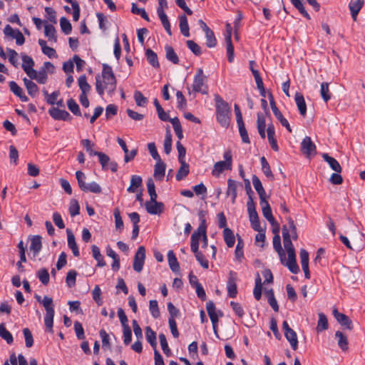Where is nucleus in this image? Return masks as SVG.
<instances>
[{"instance_id": "nucleus-1", "label": "nucleus", "mask_w": 365, "mask_h": 365, "mask_svg": "<svg viewBox=\"0 0 365 365\" xmlns=\"http://www.w3.org/2000/svg\"><path fill=\"white\" fill-rule=\"evenodd\" d=\"M116 88V79L113 72L112 68L107 65H103L101 76H96V89L100 96H103L104 91L112 96Z\"/></svg>"}, {"instance_id": "nucleus-2", "label": "nucleus", "mask_w": 365, "mask_h": 365, "mask_svg": "<svg viewBox=\"0 0 365 365\" xmlns=\"http://www.w3.org/2000/svg\"><path fill=\"white\" fill-rule=\"evenodd\" d=\"M215 101L217 120L222 127L227 128L230 124V107L229 104L217 94L215 95Z\"/></svg>"}, {"instance_id": "nucleus-3", "label": "nucleus", "mask_w": 365, "mask_h": 365, "mask_svg": "<svg viewBox=\"0 0 365 365\" xmlns=\"http://www.w3.org/2000/svg\"><path fill=\"white\" fill-rule=\"evenodd\" d=\"M35 297L45 308L46 315L44 317V324L46 329L47 331L53 333V317L55 314L53 299L48 296H45L43 299H41V297L38 295H36Z\"/></svg>"}, {"instance_id": "nucleus-4", "label": "nucleus", "mask_w": 365, "mask_h": 365, "mask_svg": "<svg viewBox=\"0 0 365 365\" xmlns=\"http://www.w3.org/2000/svg\"><path fill=\"white\" fill-rule=\"evenodd\" d=\"M287 220L288 225H283L282 227V237L284 246L287 252L290 250H294V247L292 242L291 238H292L294 240H297L298 235L294 220L290 217H288Z\"/></svg>"}, {"instance_id": "nucleus-5", "label": "nucleus", "mask_w": 365, "mask_h": 365, "mask_svg": "<svg viewBox=\"0 0 365 365\" xmlns=\"http://www.w3.org/2000/svg\"><path fill=\"white\" fill-rule=\"evenodd\" d=\"M187 89L189 95H191L192 92L200 93L203 95H207L208 93L207 76L204 74L202 68H198L194 76L192 89L189 87Z\"/></svg>"}, {"instance_id": "nucleus-6", "label": "nucleus", "mask_w": 365, "mask_h": 365, "mask_svg": "<svg viewBox=\"0 0 365 365\" xmlns=\"http://www.w3.org/2000/svg\"><path fill=\"white\" fill-rule=\"evenodd\" d=\"M55 72V66L51 62H45L38 71L35 70L34 74L30 75V78L36 80L40 84H45L48 80V74Z\"/></svg>"}, {"instance_id": "nucleus-7", "label": "nucleus", "mask_w": 365, "mask_h": 365, "mask_svg": "<svg viewBox=\"0 0 365 365\" xmlns=\"http://www.w3.org/2000/svg\"><path fill=\"white\" fill-rule=\"evenodd\" d=\"M223 157L224 161H218L215 163L213 169L212 170V175L215 177H219L220 175L225 170H232V155L230 150L224 153Z\"/></svg>"}, {"instance_id": "nucleus-8", "label": "nucleus", "mask_w": 365, "mask_h": 365, "mask_svg": "<svg viewBox=\"0 0 365 365\" xmlns=\"http://www.w3.org/2000/svg\"><path fill=\"white\" fill-rule=\"evenodd\" d=\"M247 206L250 220L251 222V226L254 230L259 232L261 226L259 221L258 215L255 209V202L253 201L252 196H250V199H248V201L247 202Z\"/></svg>"}, {"instance_id": "nucleus-9", "label": "nucleus", "mask_w": 365, "mask_h": 365, "mask_svg": "<svg viewBox=\"0 0 365 365\" xmlns=\"http://www.w3.org/2000/svg\"><path fill=\"white\" fill-rule=\"evenodd\" d=\"M237 274L234 271H230L227 282V294L230 298H235L237 294Z\"/></svg>"}, {"instance_id": "nucleus-10", "label": "nucleus", "mask_w": 365, "mask_h": 365, "mask_svg": "<svg viewBox=\"0 0 365 365\" xmlns=\"http://www.w3.org/2000/svg\"><path fill=\"white\" fill-rule=\"evenodd\" d=\"M145 259V249L143 246L138 247L135 252L133 260V269L137 272H140L143 268Z\"/></svg>"}, {"instance_id": "nucleus-11", "label": "nucleus", "mask_w": 365, "mask_h": 365, "mask_svg": "<svg viewBox=\"0 0 365 365\" xmlns=\"http://www.w3.org/2000/svg\"><path fill=\"white\" fill-rule=\"evenodd\" d=\"M301 149L302 153L307 156L314 155L316 154V146L310 137L306 136L303 139L301 143Z\"/></svg>"}, {"instance_id": "nucleus-12", "label": "nucleus", "mask_w": 365, "mask_h": 365, "mask_svg": "<svg viewBox=\"0 0 365 365\" xmlns=\"http://www.w3.org/2000/svg\"><path fill=\"white\" fill-rule=\"evenodd\" d=\"M333 314L336 321L344 327L349 330L353 329V324L351 320L344 314L340 313L336 309L333 310Z\"/></svg>"}, {"instance_id": "nucleus-13", "label": "nucleus", "mask_w": 365, "mask_h": 365, "mask_svg": "<svg viewBox=\"0 0 365 365\" xmlns=\"http://www.w3.org/2000/svg\"><path fill=\"white\" fill-rule=\"evenodd\" d=\"M48 113L54 120H69L71 118L70 114L66 110L55 107L50 108Z\"/></svg>"}, {"instance_id": "nucleus-14", "label": "nucleus", "mask_w": 365, "mask_h": 365, "mask_svg": "<svg viewBox=\"0 0 365 365\" xmlns=\"http://www.w3.org/2000/svg\"><path fill=\"white\" fill-rule=\"evenodd\" d=\"M145 209L149 214L151 215H158L160 214L163 211V204L162 202H157L156 200L155 201H147L145 204Z\"/></svg>"}, {"instance_id": "nucleus-15", "label": "nucleus", "mask_w": 365, "mask_h": 365, "mask_svg": "<svg viewBox=\"0 0 365 365\" xmlns=\"http://www.w3.org/2000/svg\"><path fill=\"white\" fill-rule=\"evenodd\" d=\"M21 58L23 61L21 67L27 76L30 77V75L34 74L35 72V69H34V61L32 58L26 54L22 55Z\"/></svg>"}, {"instance_id": "nucleus-16", "label": "nucleus", "mask_w": 365, "mask_h": 365, "mask_svg": "<svg viewBox=\"0 0 365 365\" xmlns=\"http://www.w3.org/2000/svg\"><path fill=\"white\" fill-rule=\"evenodd\" d=\"M267 197H264L262 201L260 200V205L262 206V211L263 216L272 225L275 223V219L272 215V210Z\"/></svg>"}, {"instance_id": "nucleus-17", "label": "nucleus", "mask_w": 365, "mask_h": 365, "mask_svg": "<svg viewBox=\"0 0 365 365\" xmlns=\"http://www.w3.org/2000/svg\"><path fill=\"white\" fill-rule=\"evenodd\" d=\"M117 141H118L119 145L122 148V149L125 153V157H124L125 163H128L130 160H133L138 153L137 150L133 149L130 152H129L125 141L122 138H118Z\"/></svg>"}, {"instance_id": "nucleus-18", "label": "nucleus", "mask_w": 365, "mask_h": 365, "mask_svg": "<svg viewBox=\"0 0 365 365\" xmlns=\"http://www.w3.org/2000/svg\"><path fill=\"white\" fill-rule=\"evenodd\" d=\"M364 0H351L349 4V7L351 11V17L354 21L356 20L357 15L360 11L361 9L364 6Z\"/></svg>"}, {"instance_id": "nucleus-19", "label": "nucleus", "mask_w": 365, "mask_h": 365, "mask_svg": "<svg viewBox=\"0 0 365 365\" xmlns=\"http://www.w3.org/2000/svg\"><path fill=\"white\" fill-rule=\"evenodd\" d=\"M29 248L33 252L34 257L37 256L42 248L41 237L39 235L32 236Z\"/></svg>"}, {"instance_id": "nucleus-20", "label": "nucleus", "mask_w": 365, "mask_h": 365, "mask_svg": "<svg viewBox=\"0 0 365 365\" xmlns=\"http://www.w3.org/2000/svg\"><path fill=\"white\" fill-rule=\"evenodd\" d=\"M267 138H268V140H269L271 148L274 151H278L279 147H278V145L277 143V140L275 138V130H274V125L272 123L268 125L267 129Z\"/></svg>"}, {"instance_id": "nucleus-21", "label": "nucleus", "mask_w": 365, "mask_h": 365, "mask_svg": "<svg viewBox=\"0 0 365 365\" xmlns=\"http://www.w3.org/2000/svg\"><path fill=\"white\" fill-rule=\"evenodd\" d=\"M252 180L253 186H254L255 190L257 191V194L259 195V200L262 201V200L264 197H267V194H266V192L262 186V184L259 178L255 175H252Z\"/></svg>"}, {"instance_id": "nucleus-22", "label": "nucleus", "mask_w": 365, "mask_h": 365, "mask_svg": "<svg viewBox=\"0 0 365 365\" xmlns=\"http://www.w3.org/2000/svg\"><path fill=\"white\" fill-rule=\"evenodd\" d=\"M66 232L68 238V246L72 250L73 255L75 257H78L80 255V252L76 242L75 237L70 230L68 229Z\"/></svg>"}, {"instance_id": "nucleus-23", "label": "nucleus", "mask_w": 365, "mask_h": 365, "mask_svg": "<svg viewBox=\"0 0 365 365\" xmlns=\"http://www.w3.org/2000/svg\"><path fill=\"white\" fill-rule=\"evenodd\" d=\"M335 338L337 339V344L339 348L343 351H347L349 349L347 336L341 331H336L335 333Z\"/></svg>"}, {"instance_id": "nucleus-24", "label": "nucleus", "mask_w": 365, "mask_h": 365, "mask_svg": "<svg viewBox=\"0 0 365 365\" xmlns=\"http://www.w3.org/2000/svg\"><path fill=\"white\" fill-rule=\"evenodd\" d=\"M237 182L232 179L227 180V189L226 194L232 197V202L234 204L237 198Z\"/></svg>"}, {"instance_id": "nucleus-25", "label": "nucleus", "mask_w": 365, "mask_h": 365, "mask_svg": "<svg viewBox=\"0 0 365 365\" xmlns=\"http://www.w3.org/2000/svg\"><path fill=\"white\" fill-rule=\"evenodd\" d=\"M31 80L32 79H28L26 78H24L23 79L24 86L27 90L28 93L31 97H35L38 93V87Z\"/></svg>"}, {"instance_id": "nucleus-26", "label": "nucleus", "mask_w": 365, "mask_h": 365, "mask_svg": "<svg viewBox=\"0 0 365 365\" xmlns=\"http://www.w3.org/2000/svg\"><path fill=\"white\" fill-rule=\"evenodd\" d=\"M323 159L329 164V167L336 173L341 172V167L339 162L334 158L329 156L327 153L322 155Z\"/></svg>"}, {"instance_id": "nucleus-27", "label": "nucleus", "mask_w": 365, "mask_h": 365, "mask_svg": "<svg viewBox=\"0 0 365 365\" xmlns=\"http://www.w3.org/2000/svg\"><path fill=\"white\" fill-rule=\"evenodd\" d=\"M294 100L300 114L304 116L307 113V105L304 96L301 93H297L294 96Z\"/></svg>"}, {"instance_id": "nucleus-28", "label": "nucleus", "mask_w": 365, "mask_h": 365, "mask_svg": "<svg viewBox=\"0 0 365 365\" xmlns=\"http://www.w3.org/2000/svg\"><path fill=\"white\" fill-rule=\"evenodd\" d=\"M168 261L173 272H178L180 271L179 263L173 250H170L168 253Z\"/></svg>"}, {"instance_id": "nucleus-29", "label": "nucleus", "mask_w": 365, "mask_h": 365, "mask_svg": "<svg viewBox=\"0 0 365 365\" xmlns=\"http://www.w3.org/2000/svg\"><path fill=\"white\" fill-rule=\"evenodd\" d=\"M180 167L178 169L175 178L178 181L184 179L189 173V165L185 161H179Z\"/></svg>"}, {"instance_id": "nucleus-30", "label": "nucleus", "mask_w": 365, "mask_h": 365, "mask_svg": "<svg viewBox=\"0 0 365 365\" xmlns=\"http://www.w3.org/2000/svg\"><path fill=\"white\" fill-rule=\"evenodd\" d=\"M78 84L80 90L81 91V95H88L91 91V87L87 82L86 75L81 76L78 79Z\"/></svg>"}, {"instance_id": "nucleus-31", "label": "nucleus", "mask_w": 365, "mask_h": 365, "mask_svg": "<svg viewBox=\"0 0 365 365\" xmlns=\"http://www.w3.org/2000/svg\"><path fill=\"white\" fill-rule=\"evenodd\" d=\"M165 164L160 160L157 161L154 168V177L160 180H162L165 175Z\"/></svg>"}, {"instance_id": "nucleus-32", "label": "nucleus", "mask_w": 365, "mask_h": 365, "mask_svg": "<svg viewBox=\"0 0 365 365\" xmlns=\"http://www.w3.org/2000/svg\"><path fill=\"white\" fill-rule=\"evenodd\" d=\"M223 238L228 247H232L235 242V238L233 232L228 227H225L223 230Z\"/></svg>"}, {"instance_id": "nucleus-33", "label": "nucleus", "mask_w": 365, "mask_h": 365, "mask_svg": "<svg viewBox=\"0 0 365 365\" xmlns=\"http://www.w3.org/2000/svg\"><path fill=\"white\" fill-rule=\"evenodd\" d=\"M284 336L289 342L292 349L296 350L298 347V339L296 332L293 329L288 330L285 331Z\"/></svg>"}, {"instance_id": "nucleus-34", "label": "nucleus", "mask_w": 365, "mask_h": 365, "mask_svg": "<svg viewBox=\"0 0 365 365\" xmlns=\"http://www.w3.org/2000/svg\"><path fill=\"white\" fill-rule=\"evenodd\" d=\"M92 255L93 258L97 261V266L102 267L106 265V262L103 259V257L102 256L100 249L96 245H92L91 247Z\"/></svg>"}, {"instance_id": "nucleus-35", "label": "nucleus", "mask_w": 365, "mask_h": 365, "mask_svg": "<svg viewBox=\"0 0 365 365\" xmlns=\"http://www.w3.org/2000/svg\"><path fill=\"white\" fill-rule=\"evenodd\" d=\"M273 247L279 255L280 260L283 263L284 257V252L282 250L281 245V238L279 235H274L273 237Z\"/></svg>"}, {"instance_id": "nucleus-36", "label": "nucleus", "mask_w": 365, "mask_h": 365, "mask_svg": "<svg viewBox=\"0 0 365 365\" xmlns=\"http://www.w3.org/2000/svg\"><path fill=\"white\" fill-rule=\"evenodd\" d=\"M200 237L201 232H200L198 227L197 230L194 231L191 235L190 248L192 252H197V251H198Z\"/></svg>"}, {"instance_id": "nucleus-37", "label": "nucleus", "mask_w": 365, "mask_h": 365, "mask_svg": "<svg viewBox=\"0 0 365 365\" xmlns=\"http://www.w3.org/2000/svg\"><path fill=\"white\" fill-rule=\"evenodd\" d=\"M225 39L227 46V60L230 63H232L234 60V47L232 43L231 35L225 34Z\"/></svg>"}, {"instance_id": "nucleus-38", "label": "nucleus", "mask_w": 365, "mask_h": 365, "mask_svg": "<svg viewBox=\"0 0 365 365\" xmlns=\"http://www.w3.org/2000/svg\"><path fill=\"white\" fill-rule=\"evenodd\" d=\"M142 185V178L139 175H132L130 178V185L127 191L130 193L136 192V189Z\"/></svg>"}, {"instance_id": "nucleus-39", "label": "nucleus", "mask_w": 365, "mask_h": 365, "mask_svg": "<svg viewBox=\"0 0 365 365\" xmlns=\"http://www.w3.org/2000/svg\"><path fill=\"white\" fill-rule=\"evenodd\" d=\"M165 50L166 58L169 61L172 62L173 63L178 64L179 63V58H178L177 53L173 48V47L170 46L166 45L165 46Z\"/></svg>"}, {"instance_id": "nucleus-40", "label": "nucleus", "mask_w": 365, "mask_h": 365, "mask_svg": "<svg viewBox=\"0 0 365 365\" xmlns=\"http://www.w3.org/2000/svg\"><path fill=\"white\" fill-rule=\"evenodd\" d=\"M157 14L163 24V28L165 29L168 34L171 36V26L166 14L165 13L164 11H160L159 12H157Z\"/></svg>"}, {"instance_id": "nucleus-41", "label": "nucleus", "mask_w": 365, "mask_h": 365, "mask_svg": "<svg viewBox=\"0 0 365 365\" xmlns=\"http://www.w3.org/2000/svg\"><path fill=\"white\" fill-rule=\"evenodd\" d=\"M145 56L148 63L154 68H158L160 66L157 54L150 48H148L145 51Z\"/></svg>"}, {"instance_id": "nucleus-42", "label": "nucleus", "mask_w": 365, "mask_h": 365, "mask_svg": "<svg viewBox=\"0 0 365 365\" xmlns=\"http://www.w3.org/2000/svg\"><path fill=\"white\" fill-rule=\"evenodd\" d=\"M180 21V29L181 34L185 36L189 37L190 36V32H189V26L187 23V19L185 15H182L179 18Z\"/></svg>"}, {"instance_id": "nucleus-43", "label": "nucleus", "mask_w": 365, "mask_h": 365, "mask_svg": "<svg viewBox=\"0 0 365 365\" xmlns=\"http://www.w3.org/2000/svg\"><path fill=\"white\" fill-rule=\"evenodd\" d=\"M145 336L148 342L151 345L154 350L156 349V334L150 327H147L145 329Z\"/></svg>"}, {"instance_id": "nucleus-44", "label": "nucleus", "mask_w": 365, "mask_h": 365, "mask_svg": "<svg viewBox=\"0 0 365 365\" xmlns=\"http://www.w3.org/2000/svg\"><path fill=\"white\" fill-rule=\"evenodd\" d=\"M200 219H201V223L199 225V231H200V232H201V237H202V241H203L202 247H205L207 246L206 221L204 218L203 215H201Z\"/></svg>"}, {"instance_id": "nucleus-45", "label": "nucleus", "mask_w": 365, "mask_h": 365, "mask_svg": "<svg viewBox=\"0 0 365 365\" xmlns=\"http://www.w3.org/2000/svg\"><path fill=\"white\" fill-rule=\"evenodd\" d=\"M260 162H261V165H262V170L263 172V173L264 174V175L270 179V180H273L274 179V175L271 170V168H270V166L267 162V160H266L265 157H262L260 158Z\"/></svg>"}, {"instance_id": "nucleus-46", "label": "nucleus", "mask_w": 365, "mask_h": 365, "mask_svg": "<svg viewBox=\"0 0 365 365\" xmlns=\"http://www.w3.org/2000/svg\"><path fill=\"white\" fill-rule=\"evenodd\" d=\"M45 36L48 38L49 41L56 42L57 36L54 26L51 24H45L44 26Z\"/></svg>"}, {"instance_id": "nucleus-47", "label": "nucleus", "mask_w": 365, "mask_h": 365, "mask_svg": "<svg viewBox=\"0 0 365 365\" xmlns=\"http://www.w3.org/2000/svg\"><path fill=\"white\" fill-rule=\"evenodd\" d=\"M320 94L324 102H328L331 98V93L329 91V84L327 82L322 83Z\"/></svg>"}, {"instance_id": "nucleus-48", "label": "nucleus", "mask_w": 365, "mask_h": 365, "mask_svg": "<svg viewBox=\"0 0 365 365\" xmlns=\"http://www.w3.org/2000/svg\"><path fill=\"white\" fill-rule=\"evenodd\" d=\"M0 336L4 339L9 344H12L14 341L12 334L6 329L4 324H0Z\"/></svg>"}, {"instance_id": "nucleus-49", "label": "nucleus", "mask_w": 365, "mask_h": 365, "mask_svg": "<svg viewBox=\"0 0 365 365\" xmlns=\"http://www.w3.org/2000/svg\"><path fill=\"white\" fill-rule=\"evenodd\" d=\"M153 103L156 108L158 118L163 121L168 120H169L168 114L163 110V108L160 105L157 98L154 99Z\"/></svg>"}, {"instance_id": "nucleus-50", "label": "nucleus", "mask_w": 365, "mask_h": 365, "mask_svg": "<svg viewBox=\"0 0 365 365\" xmlns=\"http://www.w3.org/2000/svg\"><path fill=\"white\" fill-rule=\"evenodd\" d=\"M67 106L70 111L77 116H81V113L80 110L79 106L73 98H70L67 101Z\"/></svg>"}, {"instance_id": "nucleus-51", "label": "nucleus", "mask_w": 365, "mask_h": 365, "mask_svg": "<svg viewBox=\"0 0 365 365\" xmlns=\"http://www.w3.org/2000/svg\"><path fill=\"white\" fill-rule=\"evenodd\" d=\"M163 145H164V152L167 155L170 154L172 150V135L170 133V130L169 129H168L166 131Z\"/></svg>"}, {"instance_id": "nucleus-52", "label": "nucleus", "mask_w": 365, "mask_h": 365, "mask_svg": "<svg viewBox=\"0 0 365 365\" xmlns=\"http://www.w3.org/2000/svg\"><path fill=\"white\" fill-rule=\"evenodd\" d=\"M274 115L277 118V119L280 122L282 126L285 127L289 132H292V129L290 128L289 123L288 120L283 116L282 113L279 111V109L274 110Z\"/></svg>"}, {"instance_id": "nucleus-53", "label": "nucleus", "mask_w": 365, "mask_h": 365, "mask_svg": "<svg viewBox=\"0 0 365 365\" xmlns=\"http://www.w3.org/2000/svg\"><path fill=\"white\" fill-rule=\"evenodd\" d=\"M60 26L62 31L66 34L68 35L72 31V26L70 21L66 17H61L60 19Z\"/></svg>"}, {"instance_id": "nucleus-54", "label": "nucleus", "mask_w": 365, "mask_h": 365, "mask_svg": "<svg viewBox=\"0 0 365 365\" xmlns=\"http://www.w3.org/2000/svg\"><path fill=\"white\" fill-rule=\"evenodd\" d=\"M131 12L133 14L140 15L145 21H150L149 16L147 14L145 10L144 9L138 8L135 3L132 4Z\"/></svg>"}, {"instance_id": "nucleus-55", "label": "nucleus", "mask_w": 365, "mask_h": 365, "mask_svg": "<svg viewBox=\"0 0 365 365\" xmlns=\"http://www.w3.org/2000/svg\"><path fill=\"white\" fill-rule=\"evenodd\" d=\"M318 331H322L328 329V321L326 316L320 313L319 314V321L317 327Z\"/></svg>"}, {"instance_id": "nucleus-56", "label": "nucleus", "mask_w": 365, "mask_h": 365, "mask_svg": "<svg viewBox=\"0 0 365 365\" xmlns=\"http://www.w3.org/2000/svg\"><path fill=\"white\" fill-rule=\"evenodd\" d=\"M37 277L41 282L46 285L49 282V274L46 268H41L37 272Z\"/></svg>"}, {"instance_id": "nucleus-57", "label": "nucleus", "mask_w": 365, "mask_h": 365, "mask_svg": "<svg viewBox=\"0 0 365 365\" xmlns=\"http://www.w3.org/2000/svg\"><path fill=\"white\" fill-rule=\"evenodd\" d=\"M205 36L207 46L209 48L215 47L217 44V40L215 38L213 31L211 29L206 31Z\"/></svg>"}, {"instance_id": "nucleus-58", "label": "nucleus", "mask_w": 365, "mask_h": 365, "mask_svg": "<svg viewBox=\"0 0 365 365\" xmlns=\"http://www.w3.org/2000/svg\"><path fill=\"white\" fill-rule=\"evenodd\" d=\"M68 210L71 216L72 217L76 216L79 214L80 206L78 202L76 200L72 199L71 200Z\"/></svg>"}, {"instance_id": "nucleus-59", "label": "nucleus", "mask_w": 365, "mask_h": 365, "mask_svg": "<svg viewBox=\"0 0 365 365\" xmlns=\"http://www.w3.org/2000/svg\"><path fill=\"white\" fill-rule=\"evenodd\" d=\"M83 192H91L95 194H99L102 192L101 187L96 182L87 183Z\"/></svg>"}, {"instance_id": "nucleus-60", "label": "nucleus", "mask_w": 365, "mask_h": 365, "mask_svg": "<svg viewBox=\"0 0 365 365\" xmlns=\"http://www.w3.org/2000/svg\"><path fill=\"white\" fill-rule=\"evenodd\" d=\"M134 98L138 106L144 107L148 103V99L139 91H135Z\"/></svg>"}, {"instance_id": "nucleus-61", "label": "nucleus", "mask_w": 365, "mask_h": 365, "mask_svg": "<svg viewBox=\"0 0 365 365\" xmlns=\"http://www.w3.org/2000/svg\"><path fill=\"white\" fill-rule=\"evenodd\" d=\"M76 178L77 179L78 184L80 189L82 191H83L85 187L87 185V183H86V181H85L86 178V175L82 171L78 170L76 172Z\"/></svg>"}, {"instance_id": "nucleus-62", "label": "nucleus", "mask_w": 365, "mask_h": 365, "mask_svg": "<svg viewBox=\"0 0 365 365\" xmlns=\"http://www.w3.org/2000/svg\"><path fill=\"white\" fill-rule=\"evenodd\" d=\"M283 264L287 266L289 271L294 274H297L299 272V266L297 264V261L295 260H285V257H284Z\"/></svg>"}, {"instance_id": "nucleus-63", "label": "nucleus", "mask_w": 365, "mask_h": 365, "mask_svg": "<svg viewBox=\"0 0 365 365\" xmlns=\"http://www.w3.org/2000/svg\"><path fill=\"white\" fill-rule=\"evenodd\" d=\"M148 192L152 201H155L157 199V194L155 192V183L153 179L150 178L147 181Z\"/></svg>"}, {"instance_id": "nucleus-64", "label": "nucleus", "mask_w": 365, "mask_h": 365, "mask_svg": "<svg viewBox=\"0 0 365 365\" xmlns=\"http://www.w3.org/2000/svg\"><path fill=\"white\" fill-rule=\"evenodd\" d=\"M92 296L93 300L97 303L98 306L103 304V300L101 298V289L98 285L95 286L92 291Z\"/></svg>"}]
</instances>
